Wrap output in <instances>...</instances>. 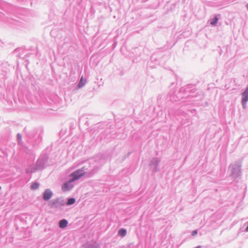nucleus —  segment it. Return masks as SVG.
<instances>
[{
	"label": "nucleus",
	"instance_id": "nucleus-1",
	"mask_svg": "<svg viewBox=\"0 0 248 248\" xmlns=\"http://www.w3.org/2000/svg\"><path fill=\"white\" fill-rule=\"evenodd\" d=\"M84 175V173L82 172V170H78L72 173L70 176L72 177V179L71 180V182H73L81 177H82Z\"/></svg>",
	"mask_w": 248,
	"mask_h": 248
},
{
	"label": "nucleus",
	"instance_id": "nucleus-2",
	"mask_svg": "<svg viewBox=\"0 0 248 248\" xmlns=\"http://www.w3.org/2000/svg\"><path fill=\"white\" fill-rule=\"evenodd\" d=\"M242 103L243 107L245 108L246 107V103L248 101V87L247 88L246 91L244 92L242 95Z\"/></svg>",
	"mask_w": 248,
	"mask_h": 248
},
{
	"label": "nucleus",
	"instance_id": "nucleus-3",
	"mask_svg": "<svg viewBox=\"0 0 248 248\" xmlns=\"http://www.w3.org/2000/svg\"><path fill=\"white\" fill-rule=\"evenodd\" d=\"M52 196V192L50 189H46L43 194L44 200L46 201L51 198Z\"/></svg>",
	"mask_w": 248,
	"mask_h": 248
},
{
	"label": "nucleus",
	"instance_id": "nucleus-4",
	"mask_svg": "<svg viewBox=\"0 0 248 248\" xmlns=\"http://www.w3.org/2000/svg\"><path fill=\"white\" fill-rule=\"evenodd\" d=\"M71 182L70 181L63 184V186H62V190L63 191L65 192L68 191L73 187V185L71 184Z\"/></svg>",
	"mask_w": 248,
	"mask_h": 248
},
{
	"label": "nucleus",
	"instance_id": "nucleus-5",
	"mask_svg": "<svg viewBox=\"0 0 248 248\" xmlns=\"http://www.w3.org/2000/svg\"><path fill=\"white\" fill-rule=\"evenodd\" d=\"M68 222L65 219H62L60 220L59 222V227L61 228H64L66 227L67 225Z\"/></svg>",
	"mask_w": 248,
	"mask_h": 248
},
{
	"label": "nucleus",
	"instance_id": "nucleus-6",
	"mask_svg": "<svg viewBox=\"0 0 248 248\" xmlns=\"http://www.w3.org/2000/svg\"><path fill=\"white\" fill-rule=\"evenodd\" d=\"M86 82V80L85 79H84L83 77H81L78 85L79 88L82 87L85 84Z\"/></svg>",
	"mask_w": 248,
	"mask_h": 248
},
{
	"label": "nucleus",
	"instance_id": "nucleus-7",
	"mask_svg": "<svg viewBox=\"0 0 248 248\" xmlns=\"http://www.w3.org/2000/svg\"><path fill=\"white\" fill-rule=\"evenodd\" d=\"M118 233L120 235L124 236L126 235V230L123 229H121L119 231Z\"/></svg>",
	"mask_w": 248,
	"mask_h": 248
},
{
	"label": "nucleus",
	"instance_id": "nucleus-8",
	"mask_svg": "<svg viewBox=\"0 0 248 248\" xmlns=\"http://www.w3.org/2000/svg\"><path fill=\"white\" fill-rule=\"evenodd\" d=\"M39 184L38 183H34L31 186V188L32 189H36L39 187Z\"/></svg>",
	"mask_w": 248,
	"mask_h": 248
},
{
	"label": "nucleus",
	"instance_id": "nucleus-9",
	"mask_svg": "<svg viewBox=\"0 0 248 248\" xmlns=\"http://www.w3.org/2000/svg\"><path fill=\"white\" fill-rule=\"evenodd\" d=\"M75 202V199L74 198L69 199L67 202V204L71 205L74 203Z\"/></svg>",
	"mask_w": 248,
	"mask_h": 248
},
{
	"label": "nucleus",
	"instance_id": "nucleus-10",
	"mask_svg": "<svg viewBox=\"0 0 248 248\" xmlns=\"http://www.w3.org/2000/svg\"><path fill=\"white\" fill-rule=\"evenodd\" d=\"M218 20V18L217 17H216L215 19L211 22V24L212 25H216L217 23Z\"/></svg>",
	"mask_w": 248,
	"mask_h": 248
},
{
	"label": "nucleus",
	"instance_id": "nucleus-11",
	"mask_svg": "<svg viewBox=\"0 0 248 248\" xmlns=\"http://www.w3.org/2000/svg\"><path fill=\"white\" fill-rule=\"evenodd\" d=\"M197 233L198 232H197V230L193 231L192 232V235L193 236H194V235H196L197 234Z\"/></svg>",
	"mask_w": 248,
	"mask_h": 248
},
{
	"label": "nucleus",
	"instance_id": "nucleus-12",
	"mask_svg": "<svg viewBox=\"0 0 248 248\" xmlns=\"http://www.w3.org/2000/svg\"><path fill=\"white\" fill-rule=\"evenodd\" d=\"M17 136H18V139H19V140H21V136H20L19 134H18V135H17Z\"/></svg>",
	"mask_w": 248,
	"mask_h": 248
},
{
	"label": "nucleus",
	"instance_id": "nucleus-13",
	"mask_svg": "<svg viewBox=\"0 0 248 248\" xmlns=\"http://www.w3.org/2000/svg\"><path fill=\"white\" fill-rule=\"evenodd\" d=\"M246 231L247 232H248V226H247V227L246 228Z\"/></svg>",
	"mask_w": 248,
	"mask_h": 248
},
{
	"label": "nucleus",
	"instance_id": "nucleus-14",
	"mask_svg": "<svg viewBox=\"0 0 248 248\" xmlns=\"http://www.w3.org/2000/svg\"><path fill=\"white\" fill-rule=\"evenodd\" d=\"M247 8L248 9V4L247 5Z\"/></svg>",
	"mask_w": 248,
	"mask_h": 248
},
{
	"label": "nucleus",
	"instance_id": "nucleus-15",
	"mask_svg": "<svg viewBox=\"0 0 248 248\" xmlns=\"http://www.w3.org/2000/svg\"><path fill=\"white\" fill-rule=\"evenodd\" d=\"M1 189V187L0 186V189Z\"/></svg>",
	"mask_w": 248,
	"mask_h": 248
}]
</instances>
